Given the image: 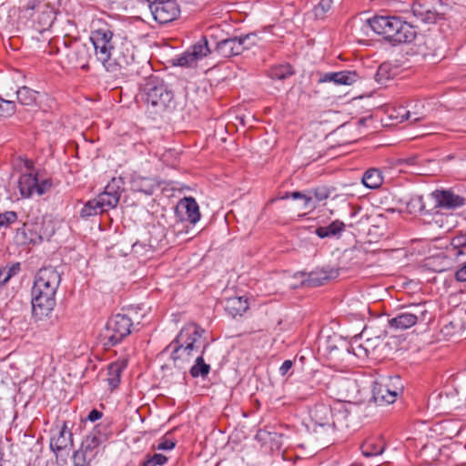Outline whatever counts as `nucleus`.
Wrapping results in <instances>:
<instances>
[{
    "instance_id": "f257e3e1",
    "label": "nucleus",
    "mask_w": 466,
    "mask_h": 466,
    "mask_svg": "<svg viewBox=\"0 0 466 466\" xmlns=\"http://www.w3.org/2000/svg\"><path fill=\"white\" fill-rule=\"evenodd\" d=\"M90 42L96 59L109 73L117 74L134 61L132 44L125 39L114 38L113 32L107 27L92 31Z\"/></svg>"
},
{
    "instance_id": "f03ea898",
    "label": "nucleus",
    "mask_w": 466,
    "mask_h": 466,
    "mask_svg": "<svg viewBox=\"0 0 466 466\" xmlns=\"http://www.w3.org/2000/svg\"><path fill=\"white\" fill-rule=\"evenodd\" d=\"M59 272L52 267L41 268L32 288V314L36 320L48 318L56 306V293L60 284Z\"/></svg>"
},
{
    "instance_id": "7ed1b4c3",
    "label": "nucleus",
    "mask_w": 466,
    "mask_h": 466,
    "mask_svg": "<svg viewBox=\"0 0 466 466\" xmlns=\"http://www.w3.org/2000/svg\"><path fill=\"white\" fill-rule=\"evenodd\" d=\"M371 29L396 43H410L416 37L415 28L397 16H375L369 20Z\"/></svg>"
},
{
    "instance_id": "20e7f679",
    "label": "nucleus",
    "mask_w": 466,
    "mask_h": 466,
    "mask_svg": "<svg viewBox=\"0 0 466 466\" xmlns=\"http://www.w3.org/2000/svg\"><path fill=\"white\" fill-rule=\"evenodd\" d=\"M143 90L146 103L154 114L164 112L173 103V92L157 76L147 78Z\"/></svg>"
},
{
    "instance_id": "39448f33",
    "label": "nucleus",
    "mask_w": 466,
    "mask_h": 466,
    "mask_svg": "<svg viewBox=\"0 0 466 466\" xmlns=\"http://www.w3.org/2000/svg\"><path fill=\"white\" fill-rule=\"evenodd\" d=\"M107 437L98 428H95L82 441L80 448L73 454L75 466H91L100 452L101 445Z\"/></svg>"
},
{
    "instance_id": "423d86ee",
    "label": "nucleus",
    "mask_w": 466,
    "mask_h": 466,
    "mask_svg": "<svg viewBox=\"0 0 466 466\" xmlns=\"http://www.w3.org/2000/svg\"><path fill=\"white\" fill-rule=\"evenodd\" d=\"M20 10L25 15L35 17L34 22L39 32L51 27L56 20V7L48 0H29Z\"/></svg>"
},
{
    "instance_id": "0eeeda50",
    "label": "nucleus",
    "mask_w": 466,
    "mask_h": 466,
    "mask_svg": "<svg viewBox=\"0 0 466 466\" xmlns=\"http://www.w3.org/2000/svg\"><path fill=\"white\" fill-rule=\"evenodd\" d=\"M133 326V320L126 314L112 316L101 335L104 345L108 348L121 342L132 332Z\"/></svg>"
},
{
    "instance_id": "6e6552de",
    "label": "nucleus",
    "mask_w": 466,
    "mask_h": 466,
    "mask_svg": "<svg viewBox=\"0 0 466 466\" xmlns=\"http://www.w3.org/2000/svg\"><path fill=\"white\" fill-rule=\"evenodd\" d=\"M426 303L412 304L388 320L389 327L394 329H407L418 322L430 320Z\"/></svg>"
},
{
    "instance_id": "1a4fd4ad",
    "label": "nucleus",
    "mask_w": 466,
    "mask_h": 466,
    "mask_svg": "<svg viewBox=\"0 0 466 466\" xmlns=\"http://www.w3.org/2000/svg\"><path fill=\"white\" fill-rule=\"evenodd\" d=\"M429 198L434 202L431 210H433V219L436 223L443 219V216L438 211V208L451 210L466 205V197L452 189H436L430 194Z\"/></svg>"
},
{
    "instance_id": "9d476101",
    "label": "nucleus",
    "mask_w": 466,
    "mask_h": 466,
    "mask_svg": "<svg viewBox=\"0 0 466 466\" xmlns=\"http://www.w3.org/2000/svg\"><path fill=\"white\" fill-rule=\"evenodd\" d=\"M402 391L403 384L399 376L381 378L375 381L372 389L373 399L380 405L395 402Z\"/></svg>"
},
{
    "instance_id": "9b49d317",
    "label": "nucleus",
    "mask_w": 466,
    "mask_h": 466,
    "mask_svg": "<svg viewBox=\"0 0 466 466\" xmlns=\"http://www.w3.org/2000/svg\"><path fill=\"white\" fill-rule=\"evenodd\" d=\"M150 10L156 21L159 24H167L175 20L180 9L175 0H151Z\"/></svg>"
},
{
    "instance_id": "f8f14e48",
    "label": "nucleus",
    "mask_w": 466,
    "mask_h": 466,
    "mask_svg": "<svg viewBox=\"0 0 466 466\" xmlns=\"http://www.w3.org/2000/svg\"><path fill=\"white\" fill-rule=\"evenodd\" d=\"M124 182L121 177H113L106 186L104 192L96 197L102 210L107 211L114 208L119 202Z\"/></svg>"
},
{
    "instance_id": "ddd939ff",
    "label": "nucleus",
    "mask_w": 466,
    "mask_h": 466,
    "mask_svg": "<svg viewBox=\"0 0 466 466\" xmlns=\"http://www.w3.org/2000/svg\"><path fill=\"white\" fill-rule=\"evenodd\" d=\"M441 6V0H417L412 5V12L423 22L433 23L440 15Z\"/></svg>"
},
{
    "instance_id": "4468645a",
    "label": "nucleus",
    "mask_w": 466,
    "mask_h": 466,
    "mask_svg": "<svg viewBox=\"0 0 466 466\" xmlns=\"http://www.w3.org/2000/svg\"><path fill=\"white\" fill-rule=\"evenodd\" d=\"M66 57L70 65L86 70L89 68L91 58L90 47L86 44L76 41L70 46Z\"/></svg>"
},
{
    "instance_id": "2eb2a0df",
    "label": "nucleus",
    "mask_w": 466,
    "mask_h": 466,
    "mask_svg": "<svg viewBox=\"0 0 466 466\" xmlns=\"http://www.w3.org/2000/svg\"><path fill=\"white\" fill-rule=\"evenodd\" d=\"M251 35H247L243 37H232L224 39L217 44V51L223 57H230L240 55L245 49L248 48L246 42Z\"/></svg>"
},
{
    "instance_id": "dca6fc26",
    "label": "nucleus",
    "mask_w": 466,
    "mask_h": 466,
    "mask_svg": "<svg viewBox=\"0 0 466 466\" xmlns=\"http://www.w3.org/2000/svg\"><path fill=\"white\" fill-rule=\"evenodd\" d=\"M204 333L205 329L200 328L198 325L189 323L182 328L174 340H177V342H192L194 346H202L200 353L203 354L207 348L205 339H203Z\"/></svg>"
},
{
    "instance_id": "f3484780",
    "label": "nucleus",
    "mask_w": 466,
    "mask_h": 466,
    "mask_svg": "<svg viewBox=\"0 0 466 466\" xmlns=\"http://www.w3.org/2000/svg\"><path fill=\"white\" fill-rule=\"evenodd\" d=\"M210 53L206 37H202L190 49L186 51L177 58V65L180 66H192L198 59H201Z\"/></svg>"
},
{
    "instance_id": "a211bd4d",
    "label": "nucleus",
    "mask_w": 466,
    "mask_h": 466,
    "mask_svg": "<svg viewBox=\"0 0 466 466\" xmlns=\"http://www.w3.org/2000/svg\"><path fill=\"white\" fill-rule=\"evenodd\" d=\"M309 417L315 426L331 430L336 428V421L332 420L333 413L329 404H316L309 410Z\"/></svg>"
},
{
    "instance_id": "6ab92c4d",
    "label": "nucleus",
    "mask_w": 466,
    "mask_h": 466,
    "mask_svg": "<svg viewBox=\"0 0 466 466\" xmlns=\"http://www.w3.org/2000/svg\"><path fill=\"white\" fill-rule=\"evenodd\" d=\"M202 346H194V344L187 342H177L173 340L166 349L165 351L171 352V358L174 361L183 360L188 361L195 354L200 352Z\"/></svg>"
},
{
    "instance_id": "aec40b11",
    "label": "nucleus",
    "mask_w": 466,
    "mask_h": 466,
    "mask_svg": "<svg viewBox=\"0 0 466 466\" xmlns=\"http://www.w3.org/2000/svg\"><path fill=\"white\" fill-rule=\"evenodd\" d=\"M177 214L181 220L196 224L200 219L199 208L193 198H184L181 199L176 208Z\"/></svg>"
},
{
    "instance_id": "412c9836",
    "label": "nucleus",
    "mask_w": 466,
    "mask_h": 466,
    "mask_svg": "<svg viewBox=\"0 0 466 466\" xmlns=\"http://www.w3.org/2000/svg\"><path fill=\"white\" fill-rule=\"evenodd\" d=\"M57 433L50 441V447L55 451H60L73 445V433L68 428L66 421L57 424Z\"/></svg>"
},
{
    "instance_id": "4be33fe9",
    "label": "nucleus",
    "mask_w": 466,
    "mask_h": 466,
    "mask_svg": "<svg viewBox=\"0 0 466 466\" xmlns=\"http://www.w3.org/2000/svg\"><path fill=\"white\" fill-rule=\"evenodd\" d=\"M359 80V75L356 71H339L325 73L319 78V83L333 82L336 85L350 86Z\"/></svg>"
},
{
    "instance_id": "5701e85b",
    "label": "nucleus",
    "mask_w": 466,
    "mask_h": 466,
    "mask_svg": "<svg viewBox=\"0 0 466 466\" xmlns=\"http://www.w3.org/2000/svg\"><path fill=\"white\" fill-rule=\"evenodd\" d=\"M338 276L339 269L327 267L310 272L306 282L308 286L317 287L323 285L327 280L336 279Z\"/></svg>"
},
{
    "instance_id": "b1692460",
    "label": "nucleus",
    "mask_w": 466,
    "mask_h": 466,
    "mask_svg": "<svg viewBox=\"0 0 466 466\" xmlns=\"http://www.w3.org/2000/svg\"><path fill=\"white\" fill-rule=\"evenodd\" d=\"M127 359L123 358L108 365L106 380L112 390L118 386L121 372L127 367Z\"/></svg>"
},
{
    "instance_id": "393cba45",
    "label": "nucleus",
    "mask_w": 466,
    "mask_h": 466,
    "mask_svg": "<svg viewBox=\"0 0 466 466\" xmlns=\"http://www.w3.org/2000/svg\"><path fill=\"white\" fill-rule=\"evenodd\" d=\"M157 187L158 184L152 177L134 176L131 180L132 190L141 192L146 195H152Z\"/></svg>"
},
{
    "instance_id": "a878e982",
    "label": "nucleus",
    "mask_w": 466,
    "mask_h": 466,
    "mask_svg": "<svg viewBox=\"0 0 466 466\" xmlns=\"http://www.w3.org/2000/svg\"><path fill=\"white\" fill-rule=\"evenodd\" d=\"M37 177L33 174H23L18 181V187L22 197L29 198L35 192Z\"/></svg>"
},
{
    "instance_id": "bb28decb",
    "label": "nucleus",
    "mask_w": 466,
    "mask_h": 466,
    "mask_svg": "<svg viewBox=\"0 0 466 466\" xmlns=\"http://www.w3.org/2000/svg\"><path fill=\"white\" fill-rule=\"evenodd\" d=\"M248 309V303L243 297H232L227 299L226 310L232 316H241Z\"/></svg>"
},
{
    "instance_id": "cd10ccee",
    "label": "nucleus",
    "mask_w": 466,
    "mask_h": 466,
    "mask_svg": "<svg viewBox=\"0 0 466 466\" xmlns=\"http://www.w3.org/2000/svg\"><path fill=\"white\" fill-rule=\"evenodd\" d=\"M385 449V443L380 439H370L367 440L361 445L362 454L365 457H372L380 455L383 452Z\"/></svg>"
},
{
    "instance_id": "c85d7f7f",
    "label": "nucleus",
    "mask_w": 466,
    "mask_h": 466,
    "mask_svg": "<svg viewBox=\"0 0 466 466\" xmlns=\"http://www.w3.org/2000/svg\"><path fill=\"white\" fill-rule=\"evenodd\" d=\"M344 228L345 224L342 221L335 220L327 227H319L315 232L320 238H324L338 236Z\"/></svg>"
},
{
    "instance_id": "c756f323",
    "label": "nucleus",
    "mask_w": 466,
    "mask_h": 466,
    "mask_svg": "<svg viewBox=\"0 0 466 466\" xmlns=\"http://www.w3.org/2000/svg\"><path fill=\"white\" fill-rule=\"evenodd\" d=\"M406 208L410 214L420 213L423 215L433 213L431 208L428 209L425 202L423 201L422 196H413L406 203Z\"/></svg>"
},
{
    "instance_id": "7c9ffc66",
    "label": "nucleus",
    "mask_w": 466,
    "mask_h": 466,
    "mask_svg": "<svg viewBox=\"0 0 466 466\" xmlns=\"http://www.w3.org/2000/svg\"><path fill=\"white\" fill-rule=\"evenodd\" d=\"M382 182L381 172L377 168L368 169L362 177L363 185L369 188H378L381 186Z\"/></svg>"
},
{
    "instance_id": "2f4dec72",
    "label": "nucleus",
    "mask_w": 466,
    "mask_h": 466,
    "mask_svg": "<svg viewBox=\"0 0 466 466\" xmlns=\"http://www.w3.org/2000/svg\"><path fill=\"white\" fill-rule=\"evenodd\" d=\"M209 371H210V365L207 364L204 361L203 354L200 353V355H198L196 358L195 364L190 369V371H189L190 375L193 378H198V377L206 378L208 375Z\"/></svg>"
},
{
    "instance_id": "473e14b6",
    "label": "nucleus",
    "mask_w": 466,
    "mask_h": 466,
    "mask_svg": "<svg viewBox=\"0 0 466 466\" xmlns=\"http://www.w3.org/2000/svg\"><path fill=\"white\" fill-rule=\"evenodd\" d=\"M36 92L27 86H22L16 91V97L20 104L30 106L36 99Z\"/></svg>"
},
{
    "instance_id": "72a5a7b5",
    "label": "nucleus",
    "mask_w": 466,
    "mask_h": 466,
    "mask_svg": "<svg viewBox=\"0 0 466 466\" xmlns=\"http://www.w3.org/2000/svg\"><path fill=\"white\" fill-rule=\"evenodd\" d=\"M153 252V246L144 241H137L132 245V253L137 258H147Z\"/></svg>"
},
{
    "instance_id": "f704fd0d",
    "label": "nucleus",
    "mask_w": 466,
    "mask_h": 466,
    "mask_svg": "<svg viewBox=\"0 0 466 466\" xmlns=\"http://www.w3.org/2000/svg\"><path fill=\"white\" fill-rule=\"evenodd\" d=\"M104 212L100 208L99 202L96 198L87 201L85 206L82 208L80 211V216L82 218H88L91 216H96L98 213Z\"/></svg>"
},
{
    "instance_id": "c9c22d12",
    "label": "nucleus",
    "mask_w": 466,
    "mask_h": 466,
    "mask_svg": "<svg viewBox=\"0 0 466 466\" xmlns=\"http://www.w3.org/2000/svg\"><path fill=\"white\" fill-rule=\"evenodd\" d=\"M294 74L290 65H280L272 67L270 70V77L272 79L283 80Z\"/></svg>"
},
{
    "instance_id": "e433bc0d",
    "label": "nucleus",
    "mask_w": 466,
    "mask_h": 466,
    "mask_svg": "<svg viewBox=\"0 0 466 466\" xmlns=\"http://www.w3.org/2000/svg\"><path fill=\"white\" fill-rule=\"evenodd\" d=\"M451 246L455 251V256L462 255L466 252V233H461L451 239Z\"/></svg>"
},
{
    "instance_id": "4c0bfd02",
    "label": "nucleus",
    "mask_w": 466,
    "mask_h": 466,
    "mask_svg": "<svg viewBox=\"0 0 466 466\" xmlns=\"http://www.w3.org/2000/svg\"><path fill=\"white\" fill-rule=\"evenodd\" d=\"M17 221V214L15 211H5L0 214V229L6 228Z\"/></svg>"
},
{
    "instance_id": "58836bf2",
    "label": "nucleus",
    "mask_w": 466,
    "mask_h": 466,
    "mask_svg": "<svg viewBox=\"0 0 466 466\" xmlns=\"http://www.w3.org/2000/svg\"><path fill=\"white\" fill-rule=\"evenodd\" d=\"M15 112V104L13 100H5L0 97V116H9Z\"/></svg>"
},
{
    "instance_id": "ea45409f",
    "label": "nucleus",
    "mask_w": 466,
    "mask_h": 466,
    "mask_svg": "<svg viewBox=\"0 0 466 466\" xmlns=\"http://www.w3.org/2000/svg\"><path fill=\"white\" fill-rule=\"evenodd\" d=\"M309 194L312 195L314 202L317 204L318 202L323 201L329 197L330 189L327 187H319L311 190Z\"/></svg>"
},
{
    "instance_id": "a19ab883",
    "label": "nucleus",
    "mask_w": 466,
    "mask_h": 466,
    "mask_svg": "<svg viewBox=\"0 0 466 466\" xmlns=\"http://www.w3.org/2000/svg\"><path fill=\"white\" fill-rule=\"evenodd\" d=\"M167 461V456L160 454V453H155L153 456L147 458L143 462V466H157V465H164Z\"/></svg>"
},
{
    "instance_id": "79ce46f5",
    "label": "nucleus",
    "mask_w": 466,
    "mask_h": 466,
    "mask_svg": "<svg viewBox=\"0 0 466 466\" xmlns=\"http://www.w3.org/2000/svg\"><path fill=\"white\" fill-rule=\"evenodd\" d=\"M333 0H320V2L316 5L314 11L316 16H322L328 11H329L332 7Z\"/></svg>"
},
{
    "instance_id": "37998d69",
    "label": "nucleus",
    "mask_w": 466,
    "mask_h": 466,
    "mask_svg": "<svg viewBox=\"0 0 466 466\" xmlns=\"http://www.w3.org/2000/svg\"><path fill=\"white\" fill-rule=\"evenodd\" d=\"M19 264L13 265L10 268H4L0 269V275H4V281H8L14 275L19 271Z\"/></svg>"
},
{
    "instance_id": "c03bdc74",
    "label": "nucleus",
    "mask_w": 466,
    "mask_h": 466,
    "mask_svg": "<svg viewBox=\"0 0 466 466\" xmlns=\"http://www.w3.org/2000/svg\"><path fill=\"white\" fill-rule=\"evenodd\" d=\"M176 445V442L173 440L163 438L157 446V450L167 451L172 450Z\"/></svg>"
},
{
    "instance_id": "a18cd8bd",
    "label": "nucleus",
    "mask_w": 466,
    "mask_h": 466,
    "mask_svg": "<svg viewBox=\"0 0 466 466\" xmlns=\"http://www.w3.org/2000/svg\"><path fill=\"white\" fill-rule=\"evenodd\" d=\"M51 187V183L49 180H43L41 182H39L37 180V186L35 187V193H37V195L41 196L43 194H45Z\"/></svg>"
},
{
    "instance_id": "49530a36",
    "label": "nucleus",
    "mask_w": 466,
    "mask_h": 466,
    "mask_svg": "<svg viewBox=\"0 0 466 466\" xmlns=\"http://www.w3.org/2000/svg\"><path fill=\"white\" fill-rule=\"evenodd\" d=\"M303 200H304V208H309V209L316 208L317 205L314 202V199H313V197L311 194H309V195L305 194Z\"/></svg>"
},
{
    "instance_id": "de8ad7c7",
    "label": "nucleus",
    "mask_w": 466,
    "mask_h": 466,
    "mask_svg": "<svg viewBox=\"0 0 466 466\" xmlns=\"http://www.w3.org/2000/svg\"><path fill=\"white\" fill-rule=\"evenodd\" d=\"M455 277L459 281H466V264L456 271Z\"/></svg>"
},
{
    "instance_id": "09e8293b",
    "label": "nucleus",
    "mask_w": 466,
    "mask_h": 466,
    "mask_svg": "<svg viewBox=\"0 0 466 466\" xmlns=\"http://www.w3.org/2000/svg\"><path fill=\"white\" fill-rule=\"evenodd\" d=\"M292 361L291 360H285L282 365L280 366L279 368V372L282 376L286 375L288 373V371L291 369L292 367Z\"/></svg>"
},
{
    "instance_id": "8fccbe9b",
    "label": "nucleus",
    "mask_w": 466,
    "mask_h": 466,
    "mask_svg": "<svg viewBox=\"0 0 466 466\" xmlns=\"http://www.w3.org/2000/svg\"><path fill=\"white\" fill-rule=\"evenodd\" d=\"M102 412L97 410H92L88 414V420L90 421H96L102 417Z\"/></svg>"
},
{
    "instance_id": "3c124183",
    "label": "nucleus",
    "mask_w": 466,
    "mask_h": 466,
    "mask_svg": "<svg viewBox=\"0 0 466 466\" xmlns=\"http://www.w3.org/2000/svg\"><path fill=\"white\" fill-rule=\"evenodd\" d=\"M415 115H416V113H414L412 115L409 110H407V111H405V114H403L401 116V117L406 119V120L416 122V121L420 120V116H416Z\"/></svg>"
},
{
    "instance_id": "603ef678",
    "label": "nucleus",
    "mask_w": 466,
    "mask_h": 466,
    "mask_svg": "<svg viewBox=\"0 0 466 466\" xmlns=\"http://www.w3.org/2000/svg\"><path fill=\"white\" fill-rule=\"evenodd\" d=\"M402 164H406L409 167H413L417 163V157H411L405 159L400 160Z\"/></svg>"
},
{
    "instance_id": "864d4df0",
    "label": "nucleus",
    "mask_w": 466,
    "mask_h": 466,
    "mask_svg": "<svg viewBox=\"0 0 466 466\" xmlns=\"http://www.w3.org/2000/svg\"><path fill=\"white\" fill-rule=\"evenodd\" d=\"M299 398L300 399H306L308 396L313 394V388L311 387L309 391L305 390L304 387L299 389Z\"/></svg>"
},
{
    "instance_id": "5fc2aeb1",
    "label": "nucleus",
    "mask_w": 466,
    "mask_h": 466,
    "mask_svg": "<svg viewBox=\"0 0 466 466\" xmlns=\"http://www.w3.org/2000/svg\"><path fill=\"white\" fill-rule=\"evenodd\" d=\"M304 195H305V194H303V193H301V192L295 191V192H292V193L290 194V197H291L293 199H303Z\"/></svg>"
},
{
    "instance_id": "6e6d98bb",
    "label": "nucleus",
    "mask_w": 466,
    "mask_h": 466,
    "mask_svg": "<svg viewBox=\"0 0 466 466\" xmlns=\"http://www.w3.org/2000/svg\"><path fill=\"white\" fill-rule=\"evenodd\" d=\"M3 279H4V275H0V285H4L7 282V281H4Z\"/></svg>"
},
{
    "instance_id": "4d7b16f0",
    "label": "nucleus",
    "mask_w": 466,
    "mask_h": 466,
    "mask_svg": "<svg viewBox=\"0 0 466 466\" xmlns=\"http://www.w3.org/2000/svg\"><path fill=\"white\" fill-rule=\"evenodd\" d=\"M347 384L349 386H355V382L354 381H348Z\"/></svg>"
}]
</instances>
